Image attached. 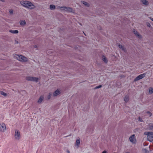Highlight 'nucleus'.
Wrapping results in <instances>:
<instances>
[{"mask_svg":"<svg viewBox=\"0 0 153 153\" xmlns=\"http://www.w3.org/2000/svg\"><path fill=\"white\" fill-rule=\"evenodd\" d=\"M21 3L24 7L29 8L30 9H33L35 7L34 5L29 1H21Z\"/></svg>","mask_w":153,"mask_h":153,"instance_id":"nucleus-1","label":"nucleus"},{"mask_svg":"<svg viewBox=\"0 0 153 153\" xmlns=\"http://www.w3.org/2000/svg\"><path fill=\"white\" fill-rule=\"evenodd\" d=\"M15 57L17 59L21 62H25L27 60V58L21 55L16 54Z\"/></svg>","mask_w":153,"mask_h":153,"instance_id":"nucleus-2","label":"nucleus"},{"mask_svg":"<svg viewBox=\"0 0 153 153\" xmlns=\"http://www.w3.org/2000/svg\"><path fill=\"white\" fill-rule=\"evenodd\" d=\"M145 135H147L148 140L150 142L153 141V132H145L144 133Z\"/></svg>","mask_w":153,"mask_h":153,"instance_id":"nucleus-3","label":"nucleus"},{"mask_svg":"<svg viewBox=\"0 0 153 153\" xmlns=\"http://www.w3.org/2000/svg\"><path fill=\"white\" fill-rule=\"evenodd\" d=\"M60 9L62 10H64L66 11L69 12H72L73 10L70 7H59Z\"/></svg>","mask_w":153,"mask_h":153,"instance_id":"nucleus-4","label":"nucleus"},{"mask_svg":"<svg viewBox=\"0 0 153 153\" xmlns=\"http://www.w3.org/2000/svg\"><path fill=\"white\" fill-rule=\"evenodd\" d=\"M6 126L5 124L3 123H0V131L1 132H4L6 130Z\"/></svg>","mask_w":153,"mask_h":153,"instance_id":"nucleus-5","label":"nucleus"},{"mask_svg":"<svg viewBox=\"0 0 153 153\" xmlns=\"http://www.w3.org/2000/svg\"><path fill=\"white\" fill-rule=\"evenodd\" d=\"M26 79L28 81L37 82L38 79V78L32 76H27L26 77Z\"/></svg>","mask_w":153,"mask_h":153,"instance_id":"nucleus-6","label":"nucleus"},{"mask_svg":"<svg viewBox=\"0 0 153 153\" xmlns=\"http://www.w3.org/2000/svg\"><path fill=\"white\" fill-rule=\"evenodd\" d=\"M15 138L16 140H19L20 138V135L19 131L18 130H15Z\"/></svg>","mask_w":153,"mask_h":153,"instance_id":"nucleus-7","label":"nucleus"},{"mask_svg":"<svg viewBox=\"0 0 153 153\" xmlns=\"http://www.w3.org/2000/svg\"><path fill=\"white\" fill-rule=\"evenodd\" d=\"M129 140L130 141L133 143H135L136 142V140L134 134L131 135L129 137Z\"/></svg>","mask_w":153,"mask_h":153,"instance_id":"nucleus-8","label":"nucleus"},{"mask_svg":"<svg viewBox=\"0 0 153 153\" xmlns=\"http://www.w3.org/2000/svg\"><path fill=\"white\" fill-rule=\"evenodd\" d=\"M145 74H141L140 75L134 79L135 81L138 80L140 79H141L145 77Z\"/></svg>","mask_w":153,"mask_h":153,"instance_id":"nucleus-9","label":"nucleus"},{"mask_svg":"<svg viewBox=\"0 0 153 153\" xmlns=\"http://www.w3.org/2000/svg\"><path fill=\"white\" fill-rule=\"evenodd\" d=\"M133 33L136 36H138L139 38H140L141 36L135 30H134Z\"/></svg>","mask_w":153,"mask_h":153,"instance_id":"nucleus-10","label":"nucleus"},{"mask_svg":"<svg viewBox=\"0 0 153 153\" xmlns=\"http://www.w3.org/2000/svg\"><path fill=\"white\" fill-rule=\"evenodd\" d=\"M59 94L60 91L59 90H57L53 93V96H57Z\"/></svg>","mask_w":153,"mask_h":153,"instance_id":"nucleus-11","label":"nucleus"},{"mask_svg":"<svg viewBox=\"0 0 153 153\" xmlns=\"http://www.w3.org/2000/svg\"><path fill=\"white\" fill-rule=\"evenodd\" d=\"M80 143V140L79 139H77L76 140V143H75V145L76 146H77V147H78Z\"/></svg>","mask_w":153,"mask_h":153,"instance_id":"nucleus-12","label":"nucleus"},{"mask_svg":"<svg viewBox=\"0 0 153 153\" xmlns=\"http://www.w3.org/2000/svg\"><path fill=\"white\" fill-rule=\"evenodd\" d=\"M44 99V97L43 96H41L39 98V100L38 101V103H41L43 100Z\"/></svg>","mask_w":153,"mask_h":153,"instance_id":"nucleus-13","label":"nucleus"},{"mask_svg":"<svg viewBox=\"0 0 153 153\" xmlns=\"http://www.w3.org/2000/svg\"><path fill=\"white\" fill-rule=\"evenodd\" d=\"M102 59L103 61H104L105 63H107L108 62V60L106 58V57L104 56H103L102 57Z\"/></svg>","mask_w":153,"mask_h":153,"instance_id":"nucleus-14","label":"nucleus"},{"mask_svg":"<svg viewBox=\"0 0 153 153\" xmlns=\"http://www.w3.org/2000/svg\"><path fill=\"white\" fill-rule=\"evenodd\" d=\"M10 32H11V33H18V31L17 30H10Z\"/></svg>","mask_w":153,"mask_h":153,"instance_id":"nucleus-15","label":"nucleus"},{"mask_svg":"<svg viewBox=\"0 0 153 153\" xmlns=\"http://www.w3.org/2000/svg\"><path fill=\"white\" fill-rule=\"evenodd\" d=\"M142 2L143 4L145 5H147L148 4V1L146 0H142Z\"/></svg>","mask_w":153,"mask_h":153,"instance_id":"nucleus-16","label":"nucleus"},{"mask_svg":"<svg viewBox=\"0 0 153 153\" xmlns=\"http://www.w3.org/2000/svg\"><path fill=\"white\" fill-rule=\"evenodd\" d=\"M129 97L128 96H126L124 98V100L126 102H127L129 100Z\"/></svg>","mask_w":153,"mask_h":153,"instance_id":"nucleus-17","label":"nucleus"},{"mask_svg":"<svg viewBox=\"0 0 153 153\" xmlns=\"http://www.w3.org/2000/svg\"><path fill=\"white\" fill-rule=\"evenodd\" d=\"M26 23L25 22V20H22L20 22V24L21 25H25Z\"/></svg>","mask_w":153,"mask_h":153,"instance_id":"nucleus-18","label":"nucleus"},{"mask_svg":"<svg viewBox=\"0 0 153 153\" xmlns=\"http://www.w3.org/2000/svg\"><path fill=\"white\" fill-rule=\"evenodd\" d=\"M50 9L51 10H53L55 9V7L54 5H51L50 6Z\"/></svg>","mask_w":153,"mask_h":153,"instance_id":"nucleus-19","label":"nucleus"},{"mask_svg":"<svg viewBox=\"0 0 153 153\" xmlns=\"http://www.w3.org/2000/svg\"><path fill=\"white\" fill-rule=\"evenodd\" d=\"M82 3H83V4H84L85 6H87V7H89V4L87 2L84 1H83Z\"/></svg>","mask_w":153,"mask_h":153,"instance_id":"nucleus-20","label":"nucleus"},{"mask_svg":"<svg viewBox=\"0 0 153 153\" xmlns=\"http://www.w3.org/2000/svg\"><path fill=\"white\" fill-rule=\"evenodd\" d=\"M0 94H1L4 95V96H5L7 95V94L6 93H4V92L3 91H0Z\"/></svg>","mask_w":153,"mask_h":153,"instance_id":"nucleus-21","label":"nucleus"},{"mask_svg":"<svg viewBox=\"0 0 153 153\" xmlns=\"http://www.w3.org/2000/svg\"><path fill=\"white\" fill-rule=\"evenodd\" d=\"M119 48L122 49L123 50H124L125 49V48L122 45H118Z\"/></svg>","mask_w":153,"mask_h":153,"instance_id":"nucleus-22","label":"nucleus"},{"mask_svg":"<svg viewBox=\"0 0 153 153\" xmlns=\"http://www.w3.org/2000/svg\"><path fill=\"white\" fill-rule=\"evenodd\" d=\"M149 92L150 94H152L153 93V88H150L149 90Z\"/></svg>","mask_w":153,"mask_h":153,"instance_id":"nucleus-23","label":"nucleus"},{"mask_svg":"<svg viewBox=\"0 0 153 153\" xmlns=\"http://www.w3.org/2000/svg\"><path fill=\"white\" fill-rule=\"evenodd\" d=\"M52 95L51 93H50L49 95L48 96V99H50L51 97V96Z\"/></svg>","mask_w":153,"mask_h":153,"instance_id":"nucleus-24","label":"nucleus"},{"mask_svg":"<svg viewBox=\"0 0 153 153\" xmlns=\"http://www.w3.org/2000/svg\"><path fill=\"white\" fill-rule=\"evenodd\" d=\"M102 87L101 85H99V86H97L95 87V88H101Z\"/></svg>","mask_w":153,"mask_h":153,"instance_id":"nucleus-25","label":"nucleus"},{"mask_svg":"<svg viewBox=\"0 0 153 153\" xmlns=\"http://www.w3.org/2000/svg\"><path fill=\"white\" fill-rule=\"evenodd\" d=\"M10 13L11 14H12L13 13V10H10Z\"/></svg>","mask_w":153,"mask_h":153,"instance_id":"nucleus-26","label":"nucleus"},{"mask_svg":"<svg viewBox=\"0 0 153 153\" xmlns=\"http://www.w3.org/2000/svg\"><path fill=\"white\" fill-rule=\"evenodd\" d=\"M147 113L149 114V116H151L152 114L149 111H147Z\"/></svg>","mask_w":153,"mask_h":153,"instance_id":"nucleus-27","label":"nucleus"},{"mask_svg":"<svg viewBox=\"0 0 153 153\" xmlns=\"http://www.w3.org/2000/svg\"><path fill=\"white\" fill-rule=\"evenodd\" d=\"M147 26L149 27H150V25L149 23H148L147 24Z\"/></svg>","mask_w":153,"mask_h":153,"instance_id":"nucleus-28","label":"nucleus"},{"mask_svg":"<svg viewBox=\"0 0 153 153\" xmlns=\"http://www.w3.org/2000/svg\"><path fill=\"white\" fill-rule=\"evenodd\" d=\"M102 153H106V151H103Z\"/></svg>","mask_w":153,"mask_h":153,"instance_id":"nucleus-29","label":"nucleus"},{"mask_svg":"<svg viewBox=\"0 0 153 153\" xmlns=\"http://www.w3.org/2000/svg\"><path fill=\"white\" fill-rule=\"evenodd\" d=\"M139 120L141 121V122H142L143 121L142 120H141L140 119V117H139Z\"/></svg>","mask_w":153,"mask_h":153,"instance_id":"nucleus-30","label":"nucleus"},{"mask_svg":"<svg viewBox=\"0 0 153 153\" xmlns=\"http://www.w3.org/2000/svg\"><path fill=\"white\" fill-rule=\"evenodd\" d=\"M34 47L35 48H37V46L36 45H35Z\"/></svg>","mask_w":153,"mask_h":153,"instance_id":"nucleus-31","label":"nucleus"},{"mask_svg":"<svg viewBox=\"0 0 153 153\" xmlns=\"http://www.w3.org/2000/svg\"><path fill=\"white\" fill-rule=\"evenodd\" d=\"M151 19V20L152 21H153V18H152V19Z\"/></svg>","mask_w":153,"mask_h":153,"instance_id":"nucleus-32","label":"nucleus"},{"mask_svg":"<svg viewBox=\"0 0 153 153\" xmlns=\"http://www.w3.org/2000/svg\"><path fill=\"white\" fill-rule=\"evenodd\" d=\"M68 153H69V151H68Z\"/></svg>","mask_w":153,"mask_h":153,"instance_id":"nucleus-33","label":"nucleus"},{"mask_svg":"<svg viewBox=\"0 0 153 153\" xmlns=\"http://www.w3.org/2000/svg\"><path fill=\"white\" fill-rule=\"evenodd\" d=\"M126 153H128V152H127Z\"/></svg>","mask_w":153,"mask_h":153,"instance_id":"nucleus-34","label":"nucleus"}]
</instances>
